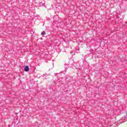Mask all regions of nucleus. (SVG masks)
<instances>
[{
  "mask_svg": "<svg viewBox=\"0 0 127 127\" xmlns=\"http://www.w3.org/2000/svg\"><path fill=\"white\" fill-rule=\"evenodd\" d=\"M24 71H25V72H28L29 71V67L27 65L25 66L24 67Z\"/></svg>",
  "mask_w": 127,
  "mask_h": 127,
  "instance_id": "obj_1",
  "label": "nucleus"
},
{
  "mask_svg": "<svg viewBox=\"0 0 127 127\" xmlns=\"http://www.w3.org/2000/svg\"><path fill=\"white\" fill-rule=\"evenodd\" d=\"M45 34H46V33L45 31H43L41 33V35H45Z\"/></svg>",
  "mask_w": 127,
  "mask_h": 127,
  "instance_id": "obj_2",
  "label": "nucleus"
}]
</instances>
